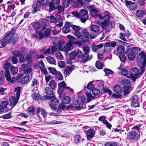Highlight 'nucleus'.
I'll return each instance as SVG.
<instances>
[{
  "mask_svg": "<svg viewBox=\"0 0 146 146\" xmlns=\"http://www.w3.org/2000/svg\"><path fill=\"white\" fill-rule=\"evenodd\" d=\"M128 44V60L130 61L133 60L135 58L136 52H138L141 51L139 48L136 46H131Z\"/></svg>",
  "mask_w": 146,
  "mask_h": 146,
  "instance_id": "1",
  "label": "nucleus"
},
{
  "mask_svg": "<svg viewBox=\"0 0 146 146\" xmlns=\"http://www.w3.org/2000/svg\"><path fill=\"white\" fill-rule=\"evenodd\" d=\"M47 18L50 20L51 23L56 24V26L60 27L63 25L62 18L60 15H58L55 17L53 15L48 16Z\"/></svg>",
  "mask_w": 146,
  "mask_h": 146,
  "instance_id": "2",
  "label": "nucleus"
},
{
  "mask_svg": "<svg viewBox=\"0 0 146 146\" xmlns=\"http://www.w3.org/2000/svg\"><path fill=\"white\" fill-rule=\"evenodd\" d=\"M139 129L140 128L138 125H135L133 127L131 131L129 132V139L134 140H137L140 136L137 133L139 132Z\"/></svg>",
  "mask_w": 146,
  "mask_h": 146,
  "instance_id": "3",
  "label": "nucleus"
},
{
  "mask_svg": "<svg viewBox=\"0 0 146 146\" xmlns=\"http://www.w3.org/2000/svg\"><path fill=\"white\" fill-rule=\"evenodd\" d=\"M83 51L85 53L83 56L82 59V61L84 62H86L91 59L93 57L92 54H90L89 56L88 53L90 51V48L88 46H84L83 48Z\"/></svg>",
  "mask_w": 146,
  "mask_h": 146,
  "instance_id": "4",
  "label": "nucleus"
},
{
  "mask_svg": "<svg viewBox=\"0 0 146 146\" xmlns=\"http://www.w3.org/2000/svg\"><path fill=\"white\" fill-rule=\"evenodd\" d=\"M130 78L135 82L136 79L139 77L140 75L139 72V70L137 68L134 67L131 69L130 71Z\"/></svg>",
  "mask_w": 146,
  "mask_h": 146,
  "instance_id": "5",
  "label": "nucleus"
},
{
  "mask_svg": "<svg viewBox=\"0 0 146 146\" xmlns=\"http://www.w3.org/2000/svg\"><path fill=\"white\" fill-rule=\"evenodd\" d=\"M90 36L91 38H95L97 36V33L100 31V27L96 25H91L90 27Z\"/></svg>",
  "mask_w": 146,
  "mask_h": 146,
  "instance_id": "6",
  "label": "nucleus"
},
{
  "mask_svg": "<svg viewBox=\"0 0 146 146\" xmlns=\"http://www.w3.org/2000/svg\"><path fill=\"white\" fill-rule=\"evenodd\" d=\"M80 19L83 23H85L88 20L89 15L88 11L84 9H82L80 11Z\"/></svg>",
  "mask_w": 146,
  "mask_h": 146,
  "instance_id": "7",
  "label": "nucleus"
},
{
  "mask_svg": "<svg viewBox=\"0 0 146 146\" xmlns=\"http://www.w3.org/2000/svg\"><path fill=\"white\" fill-rule=\"evenodd\" d=\"M51 31V30L47 28L43 31V33L41 31L39 32L38 34L39 39L41 40L44 37L46 38H49Z\"/></svg>",
  "mask_w": 146,
  "mask_h": 146,
  "instance_id": "8",
  "label": "nucleus"
},
{
  "mask_svg": "<svg viewBox=\"0 0 146 146\" xmlns=\"http://www.w3.org/2000/svg\"><path fill=\"white\" fill-rule=\"evenodd\" d=\"M116 45V42H108L105 44L104 46V50L108 52L110 51L112 47H115Z\"/></svg>",
  "mask_w": 146,
  "mask_h": 146,
  "instance_id": "9",
  "label": "nucleus"
},
{
  "mask_svg": "<svg viewBox=\"0 0 146 146\" xmlns=\"http://www.w3.org/2000/svg\"><path fill=\"white\" fill-rule=\"evenodd\" d=\"M99 25L101 26L103 29L105 30L106 32H109V29H111V27L110 26V21L105 20L104 22L100 23Z\"/></svg>",
  "mask_w": 146,
  "mask_h": 146,
  "instance_id": "10",
  "label": "nucleus"
},
{
  "mask_svg": "<svg viewBox=\"0 0 146 146\" xmlns=\"http://www.w3.org/2000/svg\"><path fill=\"white\" fill-rule=\"evenodd\" d=\"M139 99L137 95H134L131 98V105L132 106L136 108L140 106Z\"/></svg>",
  "mask_w": 146,
  "mask_h": 146,
  "instance_id": "11",
  "label": "nucleus"
},
{
  "mask_svg": "<svg viewBox=\"0 0 146 146\" xmlns=\"http://www.w3.org/2000/svg\"><path fill=\"white\" fill-rule=\"evenodd\" d=\"M103 15L101 14H98V18L101 20L105 19L109 21L110 19L111 14L107 11H104L102 12Z\"/></svg>",
  "mask_w": 146,
  "mask_h": 146,
  "instance_id": "12",
  "label": "nucleus"
},
{
  "mask_svg": "<svg viewBox=\"0 0 146 146\" xmlns=\"http://www.w3.org/2000/svg\"><path fill=\"white\" fill-rule=\"evenodd\" d=\"M66 84L65 83L64 81H62L59 83L58 84V93L63 92L64 90V89L65 88L68 89H70V91L73 90L72 89L70 88L69 87L66 86Z\"/></svg>",
  "mask_w": 146,
  "mask_h": 146,
  "instance_id": "13",
  "label": "nucleus"
},
{
  "mask_svg": "<svg viewBox=\"0 0 146 146\" xmlns=\"http://www.w3.org/2000/svg\"><path fill=\"white\" fill-rule=\"evenodd\" d=\"M21 69L23 73L25 74H29L32 71V69L27 64H23L21 66Z\"/></svg>",
  "mask_w": 146,
  "mask_h": 146,
  "instance_id": "14",
  "label": "nucleus"
},
{
  "mask_svg": "<svg viewBox=\"0 0 146 146\" xmlns=\"http://www.w3.org/2000/svg\"><path fill=\"white\" fill-rule=\"evenodd\" d=\"M13 29L9 32L6 33L4 37H5V39L7 40V41L9 42L11 40H13V38L14 36L15 33L13 31Z\"/></svg>",
  "mask_w": 146,
  "mask_h": 146,
  "instance_id": "15",
  "label": "nucleus"
},
{
  "mask_svg": "<svg viewBox=\"0 0 146 146\" xmlns=\"http://www.w3.org/2000/svg\"><path fill=\"white\" fill-rule=\"evenodd\" d=\"M50 101L51 103L49 104V106L52 108H54V107L57 105L59 103L58 99L56 98L54 95L51 96Z\"/></svg>",
  "mask_w": 146,
  "mask_h": 146,
  "instance_id": "16",
  "label": "nucleus"
},
{
  "mask_svg": "<svg viewBox=\"0 0 146 146\" xmlns=\"http://www.w3.org/2000/svg\"><path fill=\"white\" fill-rule=\"evenodd\" d=\"M121 83L123 86V95L125 96L128 94V80L124 79L122 81Z\"/></svg>",
  "mask_w": 146,
  "mask_h": 146,
  "instance_id": "17",
  "label": "nucleus"
},
{
  "mask_svg": "<svg viewBox=\"0 0 146 146\" xmlns=\"http://www.w3.org/2000/svg\"><path fill=\"white\" fill-rule=\"evenodd\" d=\"M95 132V131L94 130L91 129H89L88 130L85 131V133L87 135V138L88 140H90L94 137V135Z\"/></svg>",
  "mask_w": 146,
  "mask_h": 146,
  "instance_id": "18",
  "label": "nucleus"
},
{
  "mask_svg": "<svg viewBox=\"0 0 146 146\" xmlns=\"http://www.w3.org/2000/svg\"><path fill=\"white\" fill-rule=\"evenodd\" d=\"M76 1H74L73 3V5L74 7L79 8L84 5L85 3H84L83 1H82V0H79Z\"/></svg>",
  "mask_w": 146,
  "mask_h": 146,
  "instance_id": "19",
  "label": "nucleus"
},
{
  "mask_svg": "<svg viewBox=\"0 0 146 146\" xmlns=\"http://www.w3.org/2000/svg\"><path fill=\"white\" fill-rule=\"evenodd\" d=\"M113 90L117 94L121 95L123 92L121 88L118 85H117L114 87Z\"/></svg>",
  "mask_w": 146,
  "mask_h": 146,
  "instance_id": "20",
  "label": "nucleus"
},
{
  "mask_svg": "<svg viewBox=\"0 0 146 146\" xmlns=\"http://www.w3.org/2000/svg\"><path fill=\"white\" fill-rule=\"evenodd\" d=\"M136 15L138 17H141L146 15V11L145 10H138L135 13Z\"/></svg>",
  "mask_w": 146,
  "mask_h": 146,
  "instance_id": "21",
  "label": "nucleus"
},
{
  "mask_svg": "<svg viewBox=\"0 0 146 146\" xmlns=\"http://www.w3.org/2000/svg\"><path fill=\"white\" fill-rule=\"evenodd\" d=\"M19 98H16L15 96H13L10 99V102L11 104L14 106L17 103L19 100Z\"/></svg>",
  "mask_w": 146,
  "mask_h": 146,
  "instance_id": "22",
  "label": "nucleus"
},
{
  "mask_svg": "<svg viewBox=\"0 0 146 146\" xmlns=\"http://www.w3.org/2000/svg\"><path fill=\"white\" fill-rule=\"evenodd\" d=\"M129 5V8L131 10H136L137 8V5L136 3H132L131 1H128V5Z\"/></svg>",
  "mask_w": 146,
  "mask_h": 146,
  "instance_id": "23",
  "label": "nucleus"
},
{
  "mask_svg": "<svg viewBox=\"0 0 146 146\" xmlns=\"http://www.w3.org/2000/svg\"><path fill=\"white\" fill-rule=\"evenodd\" d=\"M89 8L90 10V14L92 16H95L96 15L98 11L94 8V6L92 5H89Z\"/></svg>",
  "mask_w": 146,
  "mask_h": 146,
  "instance_id": "24",
  "label": "nucleus"
},
{
  "mask_svg": "<svg viewBox=\"0 0 146 146\" xmlns=\"http://www.w3.org/2000/svg\"><path fill=\"white\" fill-rule=\"evenodd\" d=\"M56 46L59 50L63 51L65 50L66 46L64 45V42H58V44H56Z\"/></svg>",
  "mask_w": 146,
  "mask_h": 146,
  "instance_id": "25",
  "label": "nucleus"
},
{
  "mask_svg": "<svg viewBox=\"0 0 146 146\" xmlns=\"http://www.w3.org/2000/svg\"><path fill=\"white\" fill-rule=\"evenodd\" d=\"M35 108L33 106H31L28 108L27 110V113L30 116H33L35 111Z\"/></svg>",
  "mask_w": 146,
  "mask_h": 146,
  "instance_id": "26",
  "label": "nucleus"
},
{
  "mask_svg": "<svg viewBox=\"0 0 146 146\" xmlns=\"http://www.w3.org/2000/svg\"><path fill=\"white\" fill-rule=\"evenodd\" d=\"M139 56L142 60L143 63H146V55L144 51H142L139 54Z\"/></svg>",
  "mask_w": 146,
  "mask_h": 146,
  "instance_id": "27",
  "label": "nucleus"
},
{
  "mask_svg": "<svg viewBox=\"0 0 146 146\" xmlns=\"http://www.w3.org/2000/svg\"><path fill=\"white\" fill-rule=\"evenodd\" d=\"M86 100V98L84 97H80L77 101V104L78 105L83 106Z\"/></svg>",
  "mask_w": 146,
  "mask_h": 146,
  "instance_id": "28",
  "label": "nucleus"
},
{
  "mask_svg": "<svg viewBox=\"0 0 146 146\" xmlns=\"http://www.w3.org/2000/svg\"><path fill=\"white\" fill-rule=\"evenodd\" d=\"M103 47V44H101L99 45L92 46V49L93 51L94 52H96L98 51L100 49L102 48Z\"/></svg>",
  "mask_w": 146,
  "mask_h": 146,
  "instance_id": "29",
  "label": "nucleus"
},
{
  "mask_svg": "<svg viewBox=\"0 0 146 146\" xmlns=\"http://www.w3.org/2000/svg\"><path fill=\"white\" fill-rule=\"evenodd\" d=\"M5 37H3V38L0 40V48L6 46L8 43L7 40L5 39Z\"/></svg>",
  "mask_w": 146,
  "mask_h": 146,
  "instance_id": "30",
  "label": "nucleus"
},
{
  "mask_svg": "<svg viewBox=\"0 0 146 146\" xmlns=\"http://www.w3.org/2000/svg\"><path fill=\"white\" fill-rule=\"evenodd\" d=\"M81 35L82 36V39L84 37L88 38L90 36L88 31L86 29H84L82 30Z\"/></svg>",
  "mask_w": 146,
  "mask_h": 146,
  "instance_id": "31",
  "label": "nucleus"
},
{
  "mask_svg": "<svg viewBox=\"0 0 146 146\" xmlns=\"http://www.w3.org/2000/svg\"><path fill=\"white\" fill-rule=\"evenodd\" d=\"M53 89L48 87H46L45 88L44 91L46 94L49 95H52L53 94Z\"/></svg>",
  "mask_w": 146,
  "mask_h": 146,
  "instance_id": "32",
  "label": "nucleus"
},
{
  "mask_svg": "<svg viewBox=\"0 0 146 146\" xmlns=\"http://www.w3.org/2000/svg\"><path fill=\"white\" fill-rule=\"evenodd\" d=\"M71 101L70 98L68 96L64 97L62 100V103L63 104H68Z\"/></svg>",
  "mask_w": 146,
  "mask_h": 146,
  "instance_id": "33",
  "label": "nucleus"
},
{
  "mask_svg": "<svg viewBox=\"0 0 146 146\" xmlns=\"http://www.w3.org/2000/svg\"><path fill=\"white\" fill-rule=\"evenodd\" d=\"M29 80V76L27 75L25 76L21 80L22 84H24L27 83Z\"/></svg>",
  "mask_w": 146,
  "mask_h": 146,
  "instance_id": "34",
  "label": "nucleus"
},
{
  "mask_svg": "<svg viewBox=\"0 0 146 146\" xmlns=\"http://www.w3.org/2000/svg\"><path fill=\"white\" fill-rule=\"evenodd\" d=\"M73 70V68L70 66L68 67L64 72V74L66 76L69 75Z\"/></svg>",
  "mask_w": 146,
  "mask_h": 146,
  "instance_id": "35",
  "label": "nucleus"
},
{
  "mask_svg": "<svg viewBox=\"0 0 146 146\" xmlns=\"http://www.w3.org/2000/svg\"><path fill=\"white\" fill-rule=\"evenodd\" d=\"M10 69L11 73L13 75L16 74H17L18 70L17 68L11 66L10 67Z\"/></svg>",
  "mask_w": 146,
  "mask_h": 146,
  "instance_id": "36",
  "label": "nucleus"
},
{
  "mask_svg": "<svg viewBox=\"0 0 146 146\" xmlns=\"http://www.w3.org/2000/svg\"><path fill=\"white\" fill-rule=\"evenodd\" d=\"M32 96L33 98L35 100H40L41 98L40 95L36 93H33L32 94Z\"/></svg>",
  "mask_w": 146,
  "mask_h": 146,
  "instance_id": "37",
  "label": "nucleus"
},
{
  "mask_svg": "<svg viewBox=\"0 0 146 146\" xmlns=\"http://www.w3.org/2000/svg\"><path fill=\"white\" fill-rule=\"evenodd\" d=\"M46 59L47 62L49 63L53 64H55L56 62L55 60L52 57L50 56H48L46 57Z\"/></svg>",
  "mask_w": 146,
  "mask_h": 146,
  "instance_id": "38",
  "label": "nucleus"
},
{
  "mask_svg": "<svg viewBox=\"0 0 146 146\" xmlns=\"http://www.w3.org/2000/svg\"><path fill=\"white\" fill-rule=\"evenodd\" d=\"M70 3V0H63L62 5L64 8H67L69 6Z\"/></svg>",
  "mask_w": 146,
  "mask_h": 146,
  "instance_id": "39",
  "label": "nucleus"
},
{
  "mask_svg": "<svg viewBox=\"0 0 146 146\" xmlns=\"http://www.w3.org/2000/svg\"><path fill=\"white\" fill-rule=\"evenodd\" d=\"M21 89V87H18L15 88V91L16 92V96L17 98H19Z\"/></svg>",
  "mask_w": 146,
  "mask_h": 146,
  "instance_id": "40",
  "label": "nucleus"
},
{
  "mask_svg": "<svg viewBox=\"0 0 146 146\" xmlns=\"http://www.w3.org/2000/svg\"><path fill=\"white\" fill-rule=\"evenodd\" d=\"M58 9V10L56 12L57 14H59L62 12H63L64 8V7H62L61 5H59L56 7V8Z\"/></svg>",
  "mask_w": 146,
  "mask_h": 146,
  "instance_id": "41",
  "label": "nucleus"
},
{
  "mask_svg": "<svg viewBox=\"0 0 146 146\" xmlns=\"http://www.w3.org/2000/svg\"><path fill=\"white\" fill-rule=\"evenodd\" d=\"M146 66V63H142V65L140 68V72H139L140 75H142L145 71V68Z\"/></svg>",
  "mask_w": 146,
  "mask_h": 146,
  "instance_id": "42",
  "label": "nucleus"
},
{
  "mask_svg": "<svg viewBox=\"0 0 146 146\" xmlns=\"http://www.w3.org/2000/svg\"><path fill=\"white\" fill-rule=\"evenodd\" d=\"M95 65L96 68L99 69H102L103 67V64L98 60L96 61Z\"/></svg>",
  "mask_w": 146,
  "mask_h": 146,
  "instance_id": "43",
  "label": "nucleus"
},
{
  "mask_svg": "<svg viewBox=\"0 0 146 146\" xmlns=\"http://www.w3.org/2000/svg\"><path fill=\"white\" fill-rule=\"evenodd\" d=\"M38 85L39 82L38 81L35 79H33L32 81L31 86L36 88L37 87Z\"/></svg>",
  "mask_w": 146,
  "mask_h": 146,
  "instance_id": "44",
  "label": "nucleus"
},
{
  "mask_svg": "<svg viewBox=\"0 0 146 146\" xmlns=\"http://www.w3.org/2000/svg\"><path fill=\"white\" fill-rule=\"evenodd\" d=\"M11 65V63L8 61H7L5 62L3 66V67L4 69H5V70H9V67Z\"/></svg>",
  "mask_w": 146,
  "mask_h": 146,
  "instance_id": "45",
  "label": "nucleus"
},
{
  "mask_svg": "<svg viewBox=\"0 0 146 146\" xmlns=\"http://www.w3.org/2000/svg\"><path fill=\"white\" fill-rule=\"evenodd\" d=\"M42 23L43 27L47 26L49 25V21L46 19H43L42 20Z\"/></svg>",
  "mask_w": 146,
  "mask_h": 146,
  "instance_id": "46",
  "label": "nucleus"
},
{
  "mask_svg": "<svg viewBox=\"0 0 146 146\" xmlns=\"http://www.w3.org/2000/svg\"><path fill=\"white\" fill-rule=\"evenodd\" d=\"M56 78L58 80H62L63 79V76L59 72L56 74Z\"/></svg>",
  "mask_w": 146,
  "mask_h": 146,
  "instance_id": "47",
  "label": "nucleus"
},
{
  "mask_svg": "<svg viewBox=\"0 0 146 146\" xmlns=\"http://www.w3.org/2000/svg\"><path fill=\"white\" fill-rule=\"evenodd\" d=\"M6 80L8 82L9 84H14L15 82L16 78L15 77H13L12 78L11 77Z\"/></svg>",
  "mask_w": 146,
  "mask_h": 146,
  "instance_id": "48",
  "label": "nucleus"
},
{
  "mask_svg": "<svg viewBox=\"0 0 146 146\" xmlns=\"http://www.w3.org/2000/svg\"><path fill=\"white\" fill-rule=\"evenodd\" d=\"M93 82V81L90 82L87 86V89L91 91H92L94 89V86L92 84Z\"/></svg>",
  "mask_w": 146,
  "mask_h": 146,
  "instance_id": "49",
  "label": "nucleus"
},
{
  "mask_svg": "<svg viewBox=\"0 0 146 146\" xmlns=\"http://www.w3.org/2000/svg\"><path fill=\"white\" fill-rule=\"evenodd\" d=\"M48 85L51 87V88L54 89L56 86V84L55 81L53 80H52L49 82Z\"/></svg>",
  "mask_w": 146,
  "mask_h": 146,
  "instance_id": "50",
  "label": "nucleus"
},
{
  "mask_svg": "<svg viewBox=\"0 0 146 146\" xmlns=\"http://www.w3.org/2000/svg\"><path fill=\"white\" fill-rule=\"evenodd\" d=\"M76 53V56L78 58H82V59H83V56L84 54H83L82 51L78 50Z\"/></svg>",
  "mask_w": 146,
  "mask_h": 146,
  "instance_id": "51",
  "label": "nucleus"
},
{
  "mask_svg": "<svg viewBox=\"0 0 146 146\" xmlns=\"http://www.w3.org/2000/svg\"><path fill=\"white\" fill-rule=\"evenodd\" d=\"M32 54V53L30 52L28 54L26 57H25V60L27 61H29L30 60L32 57L33 54L35 53V52H34Z\"/></svg>",
  "mask_w": 146,
  "mask_h": 146,
  "instance_id": "52",
  "label": "nucleus"
},
{
  "mask_svg": "<svg viewBox=\"0 0 146 146\" xmlns=\"http://www.w3.org/2000/svg\"><path fill=\"white\" fill-rule=\"evenodd\" d=\"M104 71L105 73V76H108L110 74H112L113 73V72L110 69L106 68L104 70Z\"/></svg>",
  "mask_w": 146,
  "mask_h": 146,
  "instance_id": "53",
  "label": "nucleus"
},
{
  "mask_svg": "<svg viewBox=\"0 0 146 146\" xmlns=\"http://www.w3.org/2000/svg\"><path fill=\"white\" fill-rule=\"evenodd\" d=\"M121 73L122 75L128 77V71L126 69L122 68L121 70Z\"/></svg>",
  "mask_w": 146,
  "mask_h": 146,
  "instance_id": "54",
  "label": "nucleus"
},
{
  "mask_svg": "<svg viewBox=\"0 0 146 146\" xmlns=\"http://www.w3.org/2000/svg\"><path fill=\"white\" fill-rule=\"evenodd\" d=\"M124 51V48L121 46H119L117 48V52L119 54L122 53Z\"/></svg>",
  "mask_w": 146,
  "mask_h": 146,
  "instance_id": "55",
  "label": "nucleus"
},
{
  "mask_svg": "<svg viewBox=\"0 0 146 146\" xmlns=\"http://www.w3.org/2000/svg\"><path fill=\"white\" fill-rule=\"evenodd\" d=\"M4 75L6 80L11 77L10 73L9 70H5L4 73Z\"/></svg>",
  "mask_w": 146,
  "mask_h": 146,
  "instance_id": "56",
  "label": "nucleus"
},
{
  "mask_svg": "<svg viewBox=\"0 0 146 146\" xmlns=\"http://www.w3.org/2000/svg\"><path fill=\"white\" fill-rule=\"evenodd\" d=\"M80 136L79 135H76L74 136V141L75 143H79L80 141Z\"/></svg>",
  "mask_w": 146,
  "mask_h": 146,
  "instance_id": "57",
  "label": "nucleus"
},
{
  "mask_svg": "<svg viewBox=\"0 0 146 146\" xmlns=\"http://www.w3.org/2000/svg\"><path fill=\"white\" fill-rule=\"evenodd\" d=\"M54 5H55L52 3L51 2H50L49 3V11L50 12V11H52L55 9V7Z\"/></svg>",
  "mask_w": 146,
  "mask_h": 146,
  "instance_id": "58",
  "label": "nucleus"
},
{
  "mask_svg": "<svg viewBox=\"0 0 146 146\" xmlns=\"http://www.w3.org/2000/svg\"><path fill=\"white\" fill-rule=\"evenodd\" d=\"M39 10V8L38 6L36 5H34L32 7V13H34L38 11Z\"/></svg>",
  "mask_w": 146,
  "mask_h": 146,
  "instance_id": "59",
  "label": "nucleus"
},
{
  "mask_svg": "<svg viewBox=\"0 0 146 146\" xmlns=\"http://www.w3.org/2000/svg\"><path fill=\"white\" fill-rule=\"evenodd\" d=\"M41 26L39 22L34 23L33 24V27L35 29H39Z\"/></svg>",
  "mask_w": 146,
  "mask_h": 146,
  "instance_id": "60",
  "label": "nucleus"
},
{
  "mask_svg": "<svg viewBox=\"0 0 146 146\" xmlns=\"http://www.w3.org/2000/svg\"><path fill=\"white\" fill-rule=\"evenodd\" d=\"M92 92L94 95L98 96L100 94V91L98 89H94L92 90Z\"/></svg>",
  "mask_w": 146,
  "mask_h": 146,
  "instance_id": "61",
  "label": "nucleus"
},
{
  "mask_svg": "<svg viewBox=\"0 0 146 146\" xmlns=\"http://www.w3.org/2000/svg\"><path fill=\"white\" fill-rule=\"evenodd\" d=\"M97 35L98 36L99 39L100 40H102L105 37L104 33L102 32L98 34L97 33Z\"/></svg>",
  "mask_w": 146,
  "mask_h": 146,
  "instance_id": "62",
  "label": "nucleus"
},
{
  "mask_svg": "<svg viewBox=\"0 0 146 146\" xmlns=\"http://www.w3.org/2000/svg\"><path fill=\"white\" fill-rule=\"evenodd\" d=\"M74 35L75 36H77L78 38L80 39H82V36L81 35V33H80L79 31H75Z\"/></svg>",
  "mask_w": 146,
  "mask_h": 146,
  "instance_id": "63",
  "label": "nucleus"
},
{
  "mask_svg": "<svg viewBox=\"0 0 146 146\" xmlns=\"http://www.w3.org/2000/svg\"><path fill=\"white\" fill-rule=\"evenodd\" d=\"M48 70L50 72L53 74H56L57 72V71L54 68L49 67L48 68Z\"/></svg>",
  "mask_w": 146,
  "mask_h": 146,
  "instance_id": "64",
  "label": "nucleus"
}]
</instances>
